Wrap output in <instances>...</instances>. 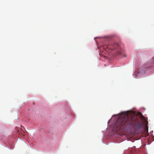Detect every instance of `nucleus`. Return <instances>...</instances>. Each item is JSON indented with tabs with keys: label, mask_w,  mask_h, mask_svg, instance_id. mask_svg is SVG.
Here are the masks:
<instances>
[{
	"label": "nucleus",
	"mask_w": 154,
	"mask_h": 154,
	"mask_svg": "<svg viewBox=\"0 0 154 154\" xmlns=\"http://www.w3.org/2000/svg\"><path fill=\"white\" fill-rule=\"evenodd\" d=\"M114 115L108 124L110 125H148L147 119L140 112L137 114L133 111L124 112L118 115V117L114 119Z\"/></svg>",
	"instance_id": "obj_1"
},
{
	"label": "nucleus",
	"mask_w": 154,
	"mask_h": 154,
	"mask_svg": "<svg viewBox=\"0 0 154 154\" xmlns=\"http://www.w3.org/2000/svg\"><path fill=\"white\" fill-rule=\"evenodd\" d=\"M109 126V128H112V131L114 132L119 131L121 128L120 126Z\"/></svg>",
	"instance_id": "obj_4"
},
{
	"label": "nucleus",
	"mask_w": 154,
	"mask_h": 154,
	"mask_svg": "<svg viewBox=\"0 0 154 154\" xmlns=\"http://www.w3.org/2000/svg\"><path fill=\"white\" fill-rule=\"evenodd\" d=\"M133 128L134 129L131 132L137 133L140 132V129L142 128L143 129L144 132L146 135H148V126H133Z\"/></svg>",
	"instance_id": "obj_2"
},
{
	"label": "nucleus",
	"mask_w": 154,
	"mask_h": 154,
	"mask_svg": "<svg viewBox=\"0 0 154 154\" xmlns=\"http://www.w3.org/2000/svg\"><path fill=\"white\" fill-rule=\"evenodd\" d=\"M121 54L120 52H119L118 53V54Z\"/></svg>",
	"instance_id": "obj_5"
},
{
	"label": "nucleus",
	"mask_w": 154,
	"mask_h": 154,
	"mask_svg": "<svg viewBox=\"0 0 154 154\" xmlns=\"http://www.w3.org/2000/svg\"><path fill=\"white\" fill-rule=\"evenodd\" d=\"M118 45V44H111L108 45H104L102 47V48L106 51L107 50L113 51Z\"/></svg>",
	"instance_id": "obj_3"
},
{
	"label": "nucleus",
	"mask_w": 154,
	"mask_h": 154,
	"mask_svg": "<svg viewBox=\"0 0 154 154\" xmlns=\"http://www.w3.org/2000/svg\"><path fill=\"white\" fill-rule=\"evenodd\" d=\"M122 126V125L120 126Z\"/></svg>",
	"instance_id": "obj_6"
}]
</instances>
